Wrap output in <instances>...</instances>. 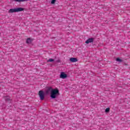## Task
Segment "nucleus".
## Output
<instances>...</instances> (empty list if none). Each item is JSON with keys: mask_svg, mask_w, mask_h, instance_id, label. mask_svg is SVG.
<instances>
[{"mask_svg": "<svg viewBox=\"0 0 130 130\" xmlns=\"http://www.w3.org/2000/svg\"><path fill=\"white\" fill-rule=\"evenodd\" d=\"M57 96H59V90L57 88L53 89L50 94L51 98L52 99H55Z\"/></svg>", "mask_w": 130, "mask_h": 130, "instance_id": "nucleus-1", "label": "nucleus"}, {"mask_svg": "<svg viewBox=\"0 0 130 130\" xmlns=\"http://www.w3.org/2000/svg\"><path fill=\"white\" fill-rule=\"evenodd\" d=\"M24 8H15L14 9H10L8 13L9 14H12L13 13H17L18 12H22L23 11H24Z\"/></svg>", "mask_w": 130, "mask_h": 130, "instance_id": "nucleus-2", "label": "nucleus"}, {"mask_svg": "<svg viewBox=\"0 0 130 130\" xmlns=\"http://www.w3.org/2000/svg\"><path fill=\"white\" fill-rule=\"evenodd\" d=\"M39 95L40 98L41 100H44V91L40 90L39 91Z\"/></svg>", "mask_w": 130, "mask_h": 130, "instance_id": "nucleus-3", "label": "nucleus"}, {"mask_svg": "<svg viewBox=\"0 0 130 130\" xmlns=\"http://www.w3.org/2000/svg\"><path fill=\"white\" fill-rule=\"evenodd\" d=\"M52 90H53V89H52V87H46V94L47 95H48V94H51V92H52Z\"/></svg>", "mask_w": 130, "mask_h": 130, "instance_id": "nucleus-4", "label": "nucleus"}, {"mask_svg": "<svg viewBox=\"0 0 130 130\" xmlns=\"http://www.w3.org/2000/svg\"><path fill=\"white\" fill-rule=\"evenodd\" d=\"M60 78L61 79H66L68 78V75L64 73V72H61L60 75Z\"/></svg>", "mask_w": 130, "mask_h": 130, "instance_id": "nucleus-5", "label": "nucleus"}, {"mask_svg": "<svg viewBox=\"0 0 130 130\" xmlns=\"http://www.w3.org/2000/svg\"><path fill=\"white\" fill-rule=\"evenodd\" d=\"M93 42H94V38H89L85 41V43H86V44H89V43H91Z\"/></svg>", "mask_w": 130, "mask_h": 130, "instance_id": "nucleus-6", "label": "nucleus"}, {"mask_svg": "<svg viewBox=\"0 0 130 130\" xmlns=\"http://www.w3.org/2000/svg\"><path fill=\"white\" fill-rule=\"evenodd\" d=\"M70 60L71 62H77V61H78V59L75 57H71L70 58Z\"/></svg>", "mask_w": 130, "mask_h": 130, "instance_id": "nucleus-7", "label": "nucleus"}, {"mask_svg": "<svg viewBox=\"0 0 130 130\" xmlns=\"http://www.w3.org/2000/svg\"><path fill=\"white\" fill-rule=\"evenodd\" d=\"M5 101H7V102H9V101H11V100H12L11 99V98H10V97L9 96H6L5 98Z\"/></svg>", "mask_w": 130, "mask_h": 130, "instance_id": "nucleus-8", "label": "nucleus"}, {"mask_svg": "<svg viewBox=\"0 0 130 130\" xmlns=\"http://www.w3.org/2000/svg\"><path fill=\"white\" fill-rule=\"evenodd\" d=\"M14 2H17L18 3H21L23 2H26L27 1H31V0H14Z\"/></svg>", "mask_w": 130, "mask_h": 130, "instance_id": "nucleus-9", "label": "nucleus"}, {"mask_svg": "<svg viewBox=\"0 0 130 130\" xmlns=\"http://www.w3.org/2000/svg\"><path fill=\"white\" fill-rule=\"evenodd\" d=\"M31 42H32V41L31 40V39L28 38L26 40V43H27V44H29L31 43Z\"/></svg>", "mask_w": 130, "mask_h": 130, "instance_id": "nucleus-10", "label": "nucleus"}, {"mask_svg": "<svg viewBox=\"0 0 130 130\" xmlns=\"http://www.w3.org/2000/svg\"><path fill=\"white\" fill-rule=\"evenodd\" d=\"M47 61V62H51L52 61H54V59L52 58H49Z\"/></svg>", "mask_w": 130, "mask_h": 130, "instance_id": "nucleus-11", "label": "nucleus"}, {"mask_svg": "<svg viewBox=\"0 0 130 130\" xmlns=\"http://www.w3.org/2000/svg\"><path fill=\"white\" fill-rule=\"evenodd\" d=\"M116 61H118L119 62H121L122 60L119 58H117L116 59Z\"/></svg>", "mask_w": 130, "mask_h": 130, "instance_id": "nucleus-12", "label": "nucleus"}, {"mask_svg": "<svg viewBox=\"0 0 130 130\" xmlns=\"http://www.w3.org/2000/svg\"><path fill=\"white\" fill-rule=\"evenodd\" d=\"M110 111V108H107L106 109V110H105V112L108 113V112H109Z\"/></svg>", "mask_w": 130, "mask_h": 130, "instance_id": "nucleus-13", "label": "nucleus"}, {"mask_svg": "<svg viewBox=\"0 0 130 130\" xmlns=\"http://www.w3.org/2000/svg\"><path fill=\"white\" fill-rule=\"evenodd\" d=\"M55 2H56V0H52L51 4H52V5H54V4H55Z\"/></svg>", "mask_w": 130, "mask_h": 130, "instance_id": "nucleus-14", "label": "nucleus"}]
</instances>
